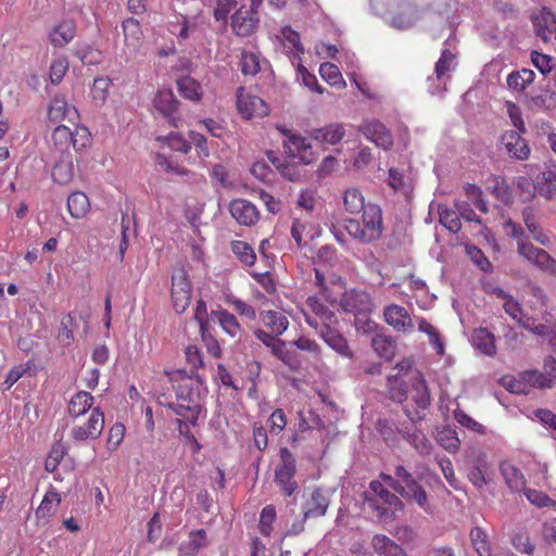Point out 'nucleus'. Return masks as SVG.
Returning <instances> with one entry per match:
<instances>
[{
    "mask_svg": "<svg viewBox=\"0 0 556 556\" xmlns=\"http://www.w3.org/2000/svg\"><path fill=\"white\" fill-rule=\"evenodd\" d=\"M389 399L395 403L407 402L404 413L412 422L424 419L425 410L430 405V392L420 371L408 374L407 379L402 376L387 378Z\"/></svg>",
    "mask_w": 556,
    "mask_h": 556,
    "instance_id": "nucleus-1",
    "label": "nucleus"
},
{
    "mask_svg": "<svg viewBox=\"0 0 556 556\" xmlns=\"http://www.w3.org/2000/svg\"><path fill=\"white\" fill-rule=\"evenodd\" d=\"M169 379L174 383L176 402L169 403L168 407L189 425L195 426L202 409L200 399L205 391L204 380L199 375H188L185 369L172 372Z\"/></svg>",
    "mask_w": 556,
    "mask_h": 556,
    "instance_id": "nucleus-2",
    "label": "nucleus"
},
{
    "mask_svg": "<svg viewBox=\"0 0 556 556\" xmlns=\"http://www.w3.org/2000/svg\"><path fill=\"white\" fill-rule=\"evenodd\" d=\"M348 233L362 243H370L380 239L383 232L382 211L377 204H367L363 211L362 222L349 218L344 222Z\"/></svg>",
    "mask_w": 556,
    "mask_h": 556,
    "instance_id": "nucleus-3",
    "label": "nucleus"
},
{
    "mask_svg": "<svg viewBox=\"0 0 556 556\" xmlns=\"http://www.w3.org/2000/svg\"><path fill=\"white\" fill-rule=\"evenodd\" d=\"M501 383L507 391L515 394H528L534 388L552 387V380L538 370L519 372L517 376H504Z\"/></svg>",
    "mask_w": 556,
    "mask_h": 556,
    "instance_id": "nucleus-4",
    "label": "nucleus"
},
{
    "mask_svg": "<svg viewBox=\"0 0 556 556\" xmlns=\"http://www.w3.org/2000/svg\"><path fill=\"white\" fill-rule=\"evenodd\" d=\"M280 464L275 468V482L286 496H292L299 489L295 481L296 459L294 454L286 446L280 448Z\"/></svg>",
    "mask_w": 556,
    "mask_h": 556,
    "instance_id": "nucleus-5",
    "label": "nucleus"
},
{
    "mask_svg": "<svg viewBox=\"0 0 556 556\" xmlns=\"http://www.w3.org/2000/svg\"><path fill=\"white\" fill-rule=\"evenodd\" d=\"M258 9L251 4L241 5L230 16L232 33L238 37H250L256 33L260 25Z\"/></svg>",
    "mask_w": 556,
    "mask_h": 556,
    "instance_id": "nucleus-6",
    "label": "nucleus"
},
{
    "mask_svg": "<svg viewBox=\"0 0 556 556\" xmlns=\"http://www.w3.org/2000/svg\"><path fill=\"white\" fill-rule=\"evenodd\" d=\"M518 254L540 270L556 276V260L545 250L539 249L530 242L519 239L517 241Z\"/></svg>",
    "mask_w": 556,
    "mask_h": 556,
    "instance_id": "nucleus-7",
    "label": "nucleus"
},
{
    "mask_svg": "<svg viewBox=\"0 0 556 556\" xmlns=\"http://www.w3.org/2000/svg\"><path fill=\"white\" fill-rule=\"evenodd\" d=\"M192 287L184 268H177L172 275V301L174 309L181 314L190 304Z\"/></svg>",
    "mask_w": 556,
    "mask_h": 556,
    "instance_id": "nucleus-8",
    "label": "nucleus"
},
{
    "mask_svg": "<svg viewBox=\"0 0 556 556\" xmlns=\"http://www.w3.org/2000/svg\"><path fill=\"white\" fill-rule=\"evenodd\" d=\"M179 101L170 89L159 90L153 99L155 110L166 119L169 126L178 128L181 116Z\"/></svg>",
    "mask_w": 556,
    "mask_h": 556,
    "instance_id": "nucleus-9",
    "label": "nucleus"
},
{
    "mask_svg": "<svg viewBox=\"0 0 556 556\" xmlns=\"http://www.w3.org/2000/svg\"><path fill=\"white\" fill-rule=\"evenodd\" d=\"M395 477L397 478L396 481L400 482V491L397 492L425 508L427 504L426 491L418 484L413 475L404 466H396Z\"/></svg>",
    "mask_w": 556,
    "mask_h": 556,
    "instance_id": "nucleus-10",
    "label": "nucleus"
},
{
    "mask_svg": "<svg viewBox=\"0 0 556 556\" xmlns=\"http://www.w3.org/2000/svg\"><path fill=\"white\" fill-rule=\"evenodd\" d=\"M237 106L240 114L247 119L264 117L269 113L266 102L260 97L247 92L243 87L237 90Z\"/></svg>",
    "mask_w": 556,
    "mask_h": 556,
    "instance_id": "nucleus-11",
    "label": "nucleus"
},
{
    "mask_svg": "<svg viewBox=\"0 0 556 556\" xmlns=\"http://www.w3.org/2000/svg\"><path fill=\"white\" fill-rule=\"evenodd\" d=\"M339 304L345 313H350L355 316L367 315L372 309L370 295L367 292L357 289L345 291L340 299Z\"/></svg>",
    "mask_w": 556,
    "mask_h": 556,
    "instance_id": "nucleus-12",
    "label": "nucleus"
},
{
    "mask_svg": "<svg viewBox=\"0 0 556 556\" xmlns=\"http://www.w3.org/2000/svg\"><path fill=\"white\" fill-rule=\"evenodd\" d=\"M451 52L448 49L442 51L441 58L435 63L434 77L428 78V90L432 96L440 98L444 97L447 92V80L450 76L447 71L450 68Z\"/></svg>",
    "mask_w": 556,
    "mask_h": 556,
    "instance_id": "nucleus-13",
    "label": "nucleus"
},
{
    "mask_svg": "<svg viewBox=\"0 0 556 556\" xmlns=\"http://www.w3.org/2000/svg\"><path fill=\"white\" fill-rule=\"evenodd\" d=\"M283 148L292 161L299 160L302 164H311L316 160L311 143L300 135H290L288 139L283 140Z\"/></svg>",
    "mask_w": 556,
    "mask_h": 556,
    "instance_id": "nucleus-14",
    "label": "nucleus"
},
{
    "mask_svg": "<svg viewBox=\"0 0 556 556\" xmlns=\"http://www.w3.org/2000/svg\"><path fill=\"white\" fill-rule=\"evenodd\" d=\"M104 427V415L99 407L91 410L88 421L84 426H76L72 429V437L76 441L98 439Z\"/></svg>",
    "mask_w": 556,
    "mask_h": 556,
    "instance_id": "nucleus-15",
    "label": "nucleus"
},
{
    "mask_svg": "<svg viewBox=\"0 0 556 556\" xmlns=\"http://www.w3.org/2000/svg\"><path fill=\"white\" fill-rule=\"evenodd\" d=\"M359 129L364 136L377 147L388 150L393 146L391 131L377 119L365 121Z\"/></svg>",
    "mask_w": 556,
    "mask_h": 556,
    "instance_id": "nucleus-16",
    "label": "nucleus"
},
{
    "mask_svg": "<svg viewBox=\"0 0 556 556\" xmlns=\"http://www.w3.org/2000/svg\"><path fill=\"white\" fill-rule=\"evenodd\" d=\"M440 388L442 389L440 401H439V409L444 417V421L446 422L441 429L437 428V441L438 443L446 451L452 448V428L447 422L448 413H450V395L444 389V383L439 381ZM448 384V380L445 382V388Z\"/></svg>",
    "mask_w": 556,
    "mask_h": 556,
    "instance_id": "nucleus-17",
    "label": "nucleus"
},
{
    "mask_svg": "<svg viewBox=\"0 0 556 556\" xmlns=\"http://www.w3.org/2000/svg\"><path fill=\"white\" fill-rule=\"evenodd\" d=\"M229 213L240 225L252 226L260 219L257 207L248 200L235 199L229 203Z\"/></svg>",
    "mask_w": 556,
    "mask_h": 556,
    "instance_id": "nucleus-18",
    "label": "nucleus"
},
{
    "mask_svg": "<svg viewBox=\"0 0 556 556\" xmlns=\"http://www.w3.org/2000/svg\"><path fill=\"white\" fill-rule=\"evenodd\" d=\"M330 504L329 497L321 489H314L311 497L302 506L305 518H319L326 515Z\"/></svg>",
    "mask_w": 556,
    "mask_h": 556,
    "instance_id": "nucleus-19",
    "label": "nucleus"
},
{
    "mask_svg": "<svg viewBox=\"0 0 556 556\" xmlns=\"http://www.w3.org/2000/svg\"><path fill=\"white\" fill-rule=\"evenodd\" d=\"M521 134L516 130H508L503 135L502 142L511 157L525 161L530 155V148Z\"/></svg>",
    "mask_w": 556,
    "mask_h": 556,
    "instance_id": "nucleus-20",
    "label": "nucleus"
},
{
    "mask_svg": "<svg viewBox=\"0 0 556 556\" xmlns=\"http://www.w3.org/2000/svg\"><path fill=\"white\" fill-rule=\"evenodd\" d=\"M257 318L263 327L274 336H282L289 327L288 317L279 311L263 309L258 313Z\"/></svg>",
    "mask_w": 556,
    "mask_h": 556,
    "instance_id": "nucleus-21",
    "label": "nucleus"
},
{
    "mask_svg": "<svg viewBox=\"0 0 556 556\" xmlns=\"http://www.w3.org/2000/svg\"><path fill=\"white\" fill-rule=\"evenodd\" d=\"M535 182L538 193L546 199L556 195V165H545L543 169H536Z\"/></svg>",
    "mask_w": 556,
    "mask_h": 556,
    "instance_id": "nucleus-22",
    "label": "nucleus"
},
{
    "mask_svg": "<svg viewBox=\"0 0 556 556\" xmlns=\"http://www.w3.org/2000/svg\"><path fill=\"white\" fill-rule=\"evenodd\" d=\"M527 176H520L516 180V188L519 194V198L522 202L528 203L534 200L538 193L535 179L531 180V178L535 175L538 165L527 164L525 165Z\"/></svg>",
    "mask_w": 556,
    "mask_h": 556,
    "instance_id": "nucleus-23",
    "label": "nucleus"
},
{
    "mask_svg": "<svg viewBox=\"0 0 556 556\" xmlns=\"http://www.w3.org/2000/svg\"><path fill=\"white\" fill-rule=\"evenodd\" d=\"M384 320L397 331L413 329V320L405 307L391 304L384 308Z\"/></svg>",
    "mask_w": 556,
    "mask_h": 556,
    "instance_id": "nucleus-24",
    "label": "nucleus"
},
{
    "mask_svg": "<svg viewBox=\"0 0 556 556\" xmlns=\"http://www.w3.org/2000/svg\"><path fill=\"white\" fill-rule=\"evenodd\" d=\"M306 306L312 312L313 315L304 312V319L307 318L311 320H315L318 324L321 323H338V318L336 314L327 307L326 304L321 302V300L317 296H308L306 300Z\"/></svg>",
    "mask_w": 556,
    "mask_h": 556,
    "instance_id": "nucleus-25",
    "label": "nucleus"
},
{
    "mask_svg": "<svg viewBox=\"0 0 556 556\" xmlns=\"http://www.w3.org/2000/svg\"><path fill=\"white\" fill-rule=\"evenodd\" d=\"M534 30L544 41L549 40L556 33L555 15L547 10H542L532 17Z\"/></svg>",
    "mask_w": 556,
    "mask_h": 556,
    "instance_id": "nucleus-26",
    "label": "nucleus"
},
{
    "mask_svg": "<svg viewBox=\"0 0 556 556\" xmlns=\"http://www.w3.org/2000/svg\"><path fill=\"white\" fill-rule=\"evenodd\" d=\"M75 36L76 28L72 21L61 22L49 33L50 42L55 48L65 47L75 38Z\"/></svg>",
    "mask_w": 556,
    "mask_h": 556,
    "instance_id": "nucleus-27",
    "label": "nucleus"
},
{
    "mask_svg": "<svg viewBox=\"0 0 556 556\" xmlns=\"http://www.w3.org/2000/svg\"><path fill=\"white\" fill-rule=\"evenodd\" d=\"M365 503L381 523L392 522L396 513L402 509V506L382 504L379 498L365 497Z\"/></svg>",
    "mask_w": 556,
    "mask_h": 556,
    "instance_id": "nucleus-28",
    "label": "nucleus"
},
{
    "mask_svg": "<svg viewBox=\"0 0 556 556\" xmlns=\"http://www.w3.org/2000/svg\"><path fill=\"white\" fill-rule=\"evenodd\" d=\"M212 318L216 320L223 330L231 338L241 339L243 330L237 317L226 309H218L212 312Z\"/></svg>",
    "mask_w": 556,
    "mask_h": 556,
    "instance_id": "nucleus-29",
    "label": "nucleus"
},
{
    "mask_svg": "<svg viewBox=\"0 0 556 556\" xmlns=\"http://www.w3.org/2000/svg\"><path fill=\"white\" fill-rule=\"evenodd\" d=\"M471 344L486 356H493L496 353L494 336L485 328H479L472 332Z\"/></svg>",
    "mask_w": 556,
    "mask_h": 556,
    "instance_id": "nucleus-30",
    "label": "nucleus"
},
{
    "mask_svg": "<svg viewBox=\"0 0 556 556\" xmlns=\"http://www.w3.org/2000/svg\"><path fill=\"white\" fill-rule=\"evenodd\" d=\"M344 136V128L341 124H330L323 128L313 129L311 137L319 143L336 144Z\"/></svg>",
    "mask_w": 556,
    "mask_h": 556,
    "instance_id": "nucleus-31",
    "label": "nucleus"
},
{
    "mask_svg": "<svg viewBox=\"0 0 556 556\" xmlns=\"http://www.w3.org/2000/svg\"><path fill=\"white\" fill-rule=\"evenodd\" d=\"M486 189L495 195V198L508 205L513 203V191L503 177L492 175L486 180Z\"/></svg>",
    "mask_w": 556,
    "mask_h": 556,
    "instance_id": "nucleus-32",
    "label": "nucleus"
},
{
    "mask_svg": "<svg viewBox=\"0 0 556 556\" xmlns=\"http://www.w3.org/2000/svg\"><path fill=\"white\" fill-rule=\"evenodd\" d=\"M484 290L489 293L495 294L497 298L503 300V307L505 312L518 323H521V308L517 301L513 299L508 293H506L501 288H493L492 286L485 283Z\"/></svg>",
    "mask_w": 556,
    "mask_h": 556,
    "instance_id": "nucleus-33",
    "label": "nucleus"
},
{
    "mask_svg": "<svg viewBox=\"0 0 556 556\" xmlns=\"http://www.w3.org/2000/svg\"><path fill=\"white\" fill-rule=\"evenodd\" d=\"M74 175V165L71 154L61 155L52 169V179L59 185H66Z\"/></svg>",
    "mask_w": 556,
    "mask_h": 556,
    "instance_id": "nucleus-34",
    "label": "nucleus"
},
{
    "mask_svg": "<svg viewBox=\"0 0 556 556\" xmlns=\"http://www.w3.org/2000/svg\"><path fill=\"white\" fill-rule=\"evenodd\" d=\"M472 469L468 473L469 480L477 488H482L486 484L485 471L489 468L485 455L479 453L477 456L470 458Z\"/></svg>",
    "mask_w": 556,
    "mask_h": 556,
    "instance_id": "nucleus-35",
    "label": "nucleus"
},
{
    "mask_svg": "<svg viewBox=\"0 0 556 556\" xmlns=\"http://www.w3.org/2000/svg\"><path fill=\"white\" fill-rule=\"evenodd\" d=\"M93 404V396L87 391H79L74 394L68 403V414L79 417L86 414Z\"/></svg>",
    "mask_w": 556,
    "mask_h": 556,
    "instance_id": "nucleus-36",
    "label": "nucleus"
},
{
    "mask_svg": "<svg viewBox=\"0 0 556 556\" xmlns=\"http://www.w3.org/2000/svg\"><path fill=\"white\" fill-rule=\"evenodd\" d=\"M52 142L61 155L71 154L73 130L65 125L56 126L52 132Z\"/></svg>",
    "mask_w": 556,
    "mask_h": 556,
    "instance_id": "nucleus-37",
    "label": "nucleus"
},
{
    "mask_svg": "<svg viewBox=\"0 0 556 556\" xmlns=\"http://www.w3.org/2000/svg\"><path fill=\"white\" fill-rule=\"evenodd\" d=\"M417 20V10L413 5L406 4L400 13L391 17L390 25L396 29L404 30L412 27Z\"/></svg>",
    "mask_w": 556,
    "mask_h": 556,
    "instance_id": "nucleus-38",
    "label": "nucleus"
},
{
    "mask_svg": "<svg viewBox=\"0 0 556 556\" xmlns=\"http://www.w3.org/2000/svg\"><path fill=\"white\" fill-rule=\"evenodd\" d=\"M376 553L383 556H401L402 548L394 541L383 534H376L371 540Z\"/></svg>",
    "mask_w": 556,
    "mask_h": 556,
    "instance_id": "nucleus-39",
    "label": "nucleus"
},
{
    "mask_svg": "<svg viewBox=\"0 0 556 556\" xmlns=\"http://www.w3.org/2000/svg\"><path fill=\"white\" fill-rule=\"evenodd\" d=\"M90 204L87 195L83 192H73L67 198V210L72 217L81 218L89 211Z\"/></svg>",
    "mask_w": 556,
    "mask_h": 556,
    "instance_id": "nucleus-40",
    "label": "nucleus"
},
{
    "mask_svg": "<svg viewBox=\"0 0 556 556\" xmlns=\"http://www.w3.org/2000/svg\"><path fill=\"white\" fill-rule=\"evenodd\" d=\"M177 88L180 93L186 99L192 101H199L202 96L201 85L190 76H182L177 79Z\"/></svg>",
    "mask_w": 556,
    "mask_h": 556,
    "instance_id": "nucleus-41",
    "label": "nucleus"
},
{
    "mask_svg": "<svg viewBox=\"0 0 556 556\" xmlns=\"http://www.w3.org/2000/svg\"><path fill=\"white\" fill-rule=\"evenodd\" d=\"M372 349L374 351L384 359H391L395 353V341L383 333H378L372 338Z\"/></svg>",
    "mask_w": 556,
    "mask_h": 556,
    "instance_id": "nucleus-42",
    "label": "nucleus"
},
{
    "mask_svg": "<svg viewBox=\"0 0 556 556\" xmlns=\"http://www.w3.org/2000/svg\"><path fill=\"white\" fill-rule=\"evenodd\" d=\"M501 471L509 489L514 491H521L525 489V477L514 465L504 463L501 466Z\"/></svg>",
    "mask_w": 556,
    "mask_h": 556,
    "instance_id": "nucleus-43",
    "label": "nucleus"
},
{
    "mask_svg": "<svg viewBox=\"0 0 556 556\" xmlns=\"http://www.w3.org/2000/svg\"><path fill=\"white\" fill-rule=\"evenodd\" d=\"M369 490L372 495L365 497L379 498V502L388 505L402 506L401 500L392 492H390L380 481L374 480L369 483Z\"/></svg>",
    "mask_w": 556,
    "mask_h": 556,
    "instance_id": "nucleus-44",
    "label": "nucleus"
},
{
    "mask_svg": "<svg viewBox=\"0 0 556 556\" xmlns=\"http://www.w3.org/2000/svg\"><path fill=\"white\" fill-rule=\"evenodd\" d=\"M469 257V260L483 273L492 269L491 262L484 256L482 251L475 245L462 243L457 245Z\"/></svg>",
    "mask_w": 556,
    "mask_h": 556,
    "instance_id": "nucleus-45",
    "label": "nucleus"
},
{
    "mask_svg": "<svg viewBox=\"0 0 556 556\" xmlns=\"http://www.w3.org/2000/svg\"><path fill=\"white\" fill-rule=\"evenodd\" d=\"M240 65L242 74L256 75L262 70L261 54L256 51L243 50L241 52Z\"/></svg>",
    "mask_w": 556,
    "mask_h": 556,
    "instance_id": "nucleus-46",
    "label": "nucleus"
},
{
    "mask_svg": "<svg viewBox=\"0 0 556 556\" xmlns=\"http://www.w3.org/2000/svg\"><path fill=\"white\" fill-rule=\"evenodd\" d=\"M319 74L330 86L344 88L346 85L339 67L336 64L329 62L321 63L319 66Z\"/></svg>",
    "mask_w": 556,
    "mask_h": 556,
    "instance_id": "nucleus-47",
    "label": "nucleus"
},
{
    "mask_svg": "<svg viewBox=\"0 0 556 556\" xmlns=\"http://www.w3.org/2000/svg\"><path fill=\"white\" fill-rule=\"evenodd\" d=\"M408 283L410 289L425 292V295H422L420 299L416 298V303L420 308L429 309L432 306L433 301L437 299V296L434 294H428L426 281L422 280L421 278L414 277V275H409Z\"/></svg>",
    "mask_w": 556,
    "mask_h": 556,
    "instance_id": "nucleus-48",
    "label": "nucleus"
},
{
    "mask_svg": "<svg viewBox=\"0 0 556 556\" xmlns=\"http://www.w3.org/2000/svg\"><path fill=\"white\" fill-rule=\"evenodd\" d=\"M470 542L473 549L479 556H490L491 547L488 540V534L479 527H475L470 531Z\"/></svg>",
    "mask_w": 556,
    "mask_h": 556,
    "instance_id": "nucleus-49",
    "label": "nucleus"
},
{
    "mask_svg": "<svg viewBox=\"0 0 556 556\" xmlns=\"http://www.w3.org/2000/svg\"><path fill=\"white\" fill-rule=\"evenodd\" d=\"M111 85L112 80L109 77L94 78L91 88V98L97 106H101L105 103Z\"/></svg>",
    "mask_w": 556,
    "mask_h": 556,
    "instance_id": "nucleus-50",
    "label": "nucleus"
},
{
    "mask_svg": "<svg viewBox=\"0 0 556 556\" xmlns=\"http://www.w3.org/2000/svg\"><path fill=\"white\" fill-rule=\"evenodd\" d=\"M534 79V73L531 70L522 68L521 71L510 73L507 77V85L516 91L523 90Z\"/></svg>",
    "mask_w": 556,
    "mask_h": 556,
    "instance_id": "nucleus-51",
    "label": "nucleus"
},
{
    "mask_svg": "<svg viewBox=\"0 0 556 556\" xmlns=\"http://www.w3.org/2000/svg\"><path fill=\"white\" fill-rule=\"evenodd\" d=\"M343 203L345 210L350 214L359 213L366 207L364 197L362 195L361 191L355 188L348 189L344 192Z\"/></svg>",
    "mask_w": 556,
    "mask_h": 556,
    "instance_id": "nucleus-52",
    "label": "nucleus"
},
{
    "mask_svg": "<svg viewBox=\"0 0 556 556\" xmlns=\"http://www.w3.org/2000/svg\"><path fill=\"white\" fill-rule=\"evenodd\" d=\"M70 113L68 104L63 96H55L48 108V118L51 122H60Z\"/></svg>",
    "mask_w": 556,
    "mask_h": 556,
    "instance_id": "nucleus-53",
    "label": "nucleus"
},
{
    "mask_svg": "<svg viewBox=\"0 0 556 556\" xmlns=\"http://www.w3.org/2000/svg\"><path fill=\"white\" fill-rule=\"evenodd\" d=\"M61 497L56 491H49L45 494L39 507L36 510L38 518H46L51 516L55 507L60 504Z\"/></svg>",
    "mask_w": 556,
    "mask_h": 556,
    "instance_id": "nucleus-54",
    "label": "nucleus"
},
{
    "mask_svg": "<svg viewBox=\"0 0 556 556\" xmlns=\"http://www.w3.org/2000/svg\"><path fill=\"white\" fill-rule=\"evenodd\" d=\"M190 22L186 15H175L174 21L168 22V30L176 36L178 40H186L190 33Z\"/></svg>",
    "mask_w": 556,
    "mask_h": 556,
    "instance_id": "nucleus-55",
    "label": "nucleus"
},
{
    "mask_svg": "<svg viewBox=\"0 0 556 556\" xmlns=\"http://www.w3.org/2000/svg\"><path fill=\"white\" fill-rule=\"evenodd\" d=\"M232 253L244 264L251 266L254 264L256 255L250 244L244 241H233L231 243Z\"/></svg>",
    "mask_w": 556,
    "mask_h": 556,
    "instance_id": "nucleus-56",
    "label": "nucleus"
},
{
    "mask_svg": "<svg viewBox=\"0 0 556 556\" xmlns=\"http://www.w3.org/2000/svg\"><path fill=\"white\" fill-rule=\"evenodd\" d=\"M306 324L316 331V333L324 342H327L329 339L340 333V330L338 328L339 321L318 324L317 321L307 318Z\"/></svg>",
    "mask_w": 556,
    "mask_h": 556,
    "instance_id": "nucleus-57",
    "label": "nucleus"
},
{
    "mask_svg": "<svg viewBox=\"0 0 556 556\" xmlns=\"http://www.w3.org/2000/svg\"><path fill=\"white\" fill-rule=\"evenodd\" d=\"M277 517L274 505H266L260 515L258 529L264 536H269L273 530V523Z\"/></svg>",
    "mask_w": 556,
    "mask_h": 556,
    "instance_id": "nucleus-58",
    "label": "nucleus"
},
{
    "mask_svg": "<svg viewBox=\"0 0 556 556\" xmlns=\"http://www.w3.org/2000/svg\"><path fill=\"white\" fill-rule=\"evenodd\" d=\"M463 189L466 198L471 202V204H473L482 213L488 212L486 203L483 200V193L479 186L467 182L464 185Z\"/></svg>",
    "mask_w": 556,
    "mask_h": 556,
    "instance_id": "nucleus-59",
    "label": "nucleus"
},
{
    "mask_svg": "<svg viewBox=\"0 0 556 556\" xmlns=\"http://www.w3.org/2000/svg\"><path fill=\"white\" fill-rule=\"evenodd\" d=\"M75 55L81 61L84 65H94L100 63L101 52L91 46H80L75 50Z\"/></svg>",
    "mask_w": 556,
    "mask_h": 556,
    "instance_id": "nucleus-60",
    "label": "nucleus"
},
{
    "mask_svg": "<svg viewBox=\"0 0 556 556\" xmlns=\"http://www.w3.org/2000/svg\"><path fill=\"white\" fill-rule=\"evenodd\" d=\"M68 71V61L65 56L56 58L50 65V80L53 85L62 81L66 72Z\"/></svg>",
    "mask_w": 556,
    "mask_h": 556,
    "instance_id": "nucleus-61",
    "label": "nucleus"
},
{
    "mask_svg": "<svg viewBox=\"0 0 556 556\" xmlns=\"http://www.w3.org/2000/svg\"><path fill=\"white\" fill-rule=\"evenodd\" d=\"M325 343L340 356L345 358L353 357V352L349 346L348 340L341 332L336 334L333 338L329 339Z\"/></svg>",
    "mask_w": 556,
    "mask_h": 556,
    "instance_id": "nucleus-62",
    "label": "nucleus"
},
{
    "mask_svg": "<svg viewBox=\"0 0 556 556\" xmlns=\"http://www.w3.org/2000/svg\"><path fill=\"white\" fill-rule=\"evenodd\" d=\"M76 326L75 316L73 313H67L61 319V328L59 330V340L68 344L73 339V331Z\"/></svg>",
    "mask_w": 556,
    "mask_h": 556,
    "instance_id": "nucleus-63",
    "label": "nucleus"
},
{
    "mask_svg": "<svg viewBox=\"0 0 556 556\" xmlns=\"http://www.w3.org/2000/svg\"><path fill=\"white\" fill-rule=\"evenodd\" d=\"M454 419L465 429L473 432L482 434L485 431V428L483 425L475 420L469 415L465 414L464 412L454 410Z\"/></svg>",
    "mask_w": 556,
    "mask_h": 556,
    "instance_id": "nucleus-64",
    "label": "nucleus"
}]
</instances>
